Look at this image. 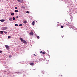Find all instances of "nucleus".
Wrapping results in <instances>:
<instances>
[{
    "label": "nucleus",
    "mask_w": 77,
    "mask_h": 77,
    "mask_svg": "<svg viewBox=\"0 0 77 77\" xmlns=\"http://www.w3.org/2000/svg\"><path fill=\"white\" fill-rule=\"evenodd\" d=\"M42 53V54H45V53L44 52H43Z\"/></svg>",
    "instance_id": "dca6fc26"
},
{
    "label": "nucleus",
    "mask_w": 77,
    "mask_h": 77,
    "mask_svg": "<svg viewBox=\"0 0 77 77\" xmlns=\"http://www.w3.org/2000/svg\"><path fill=\"white\" fill-rule=\"evenodd\" d=\"M34 56H36V55L34 54Z\"/></svg>",
    "instance_id": "c85d7f7f"
},
{
    "label": "nucleus",
    "mask_w": 77,
    "mask_h": 77,
    "mask_svg": "<svg viewBox=\"0 0 77 77\" xmlns=\"http://www.w3.org/2000/svg\"><path fill=\"white\" fill-rule=\"evenodd\" d=\"M18 26V25L17 24H15V26Z\"/></svg>",
    "instance_id": "aec40b11"
},
{
    "label": "nucleus",
    "mask_w": 77,
    "mask_h": 77,
    "mask_svg": "<svg viewBox=\"0 0 77 77\" xmlns=\"http://www.w3.org/2000/svg\"><path fill=\"white\" fill-rule=\"evenodd\" d=\"M23 23H24V24H26V23H27V22H26V21H24L23 22Z\"/></svg>",
    "instance_id": "2eb2a0df"
},
{
    "label": "nucleus",
    "mask_w": 77,
    "mask_h": 77,
    "mask_svg": "<svg viewBox=\"0 0 77 77\" xmlns=\"http://www.w3.org/2000/svg\"><path fill=\"white\" fill-rule=\"evenodd\" d=\"M57 23H59V22H58Z\"/></svg>",
    "instance_id": "c756f323"
},
{
    "label": "nucleus",
    "mask_w": 77,
    "mask_h": 77,
    "mask_svg": "<svg viewBox=\"0 0 77 77\" xmlns=\"http://www.w3.org/2000/svg\"><path fill=\"white\" fill-rule=\"evenodd\" d=\"M8 38L9 39V38H11V36H8Z\"/></svg>",
    "instance_id": "4be33fe9"
},
{
    "label": "nucleus",
    "mask_w": 77,
    "mask_h": 77,
    "mask_svg": "<svg viewBox=\"0 0 77 77\" xmlns=\"http://www.w3.org/2000/svg\"><path fill=\"white\" fill-rule=\"evenodd\" d=\"M17 1L18 2H20V0H17Z\"/></svg>",
    "instance_id": "393cba45"
},
{
    "label": "nucleus",
    "mask_w": 77,
    "mask_h": 77,
    "mask_svg": "<svg viewBox=\"0 0 77 77\" xmlns=\"http://www.w3.org/2000/svg\"><path fill=\"white\" fill-rule=\"evenodd\" d=\"M35 22L34 21L32 22V24L33 26H34V25H35Z\"/></svg>",
    "instance_id": "6e6552de"
},
{
    "label": "nucleus",
    "mask_w": 77,
    "mask_h": 77,
    "mask_svg": "<svg viewBox=\"0 0 77 77\" xmlns=\"http://www.w3.org/2000/svg\"><path fill=\"white\" fill-rule=\"evenodd\" d=\"M9 57H10V56H9Z\"/></svg>",
    "instance_id": "7c9ffc66"
},
{
    "label": "nucleus",
    "mask_w": 77,
    "mask_h": 77,
    "mask_svg": "<svg viewBox=\"0 0 77 77\" xmlns=\"http://www.w3.org/2000/svg\"><path fill=\"white\" fill-rule=\"evenodd\" d=\"M26 13H27V14H29V11H27L26 12Z\"/></svg>",
    "instance_id": "f3484780"
},
{
    "label": "nucleus",
    "mask_w": 77,
    "mask_h": 77,
    "mask_svg": "<svg viewBox=\"0 0 77 77\" xmlns=\"http://www.w3.org/2000/svg\"><path fill=\"white\" fill-rule=\"evenodd\" d=\"M61 29H62V28H63V26H61Z\"/></svg>",
    "instance_id": "6ab92c4d"
},
{
    "label": "nucleus",
    "mask_w": 77,
    "mask_h": 77,
    "mask_svg": "<svg viewBox=\"0 0 77 77\" xmlns=\"http://www.w3.org/2000/svg\"><path fill=\"white\" fill-rule=\"evenodd\" d=\"M40 53L42 54L43 53V52H42V51H41L40 52Z\"/></svg>",
    "instance_id": "5701e85b"
},
{
    "label": "nucleus",
    "mask_w": 77,
    "mask_h": 77,
    "mask_svg": "<svg viewBox=\"0 0 77 77\" xmlns=\"http://www.w3.org/2000/svg\"><path fill=\"white\" fill-rule=\"evenodd\" d=\"M20 39L21 40V41H22V42H23V43H24L25 44H26V43H27V42H26V41L23 39L22 38L20 37Z\"/></svg>",
    "instance_id": "f257e3e1"
},
{
    "label": "nucleus",
    "mask_w": 77,
    "mask_h": 77,
    "mask_svg": "<svg viewBox=\"0 0 77 77\" xmlns=\"http://www.w3.org/2000/svg\"><path fill=\"white\" fill-rule=\"evenodd\" d=\"M30 65H32V66L34 65V63H30Z\"/></svg>",
    "instance_id": "39448f33"
},
{
    "label": "nucleus",
    "mask_w": 77,
    "mask_h": 77,
    "mask_svg": "<svg viewBox=\"0 0 77 77\" xmlns=\"http://www.w3.org/2000/svg\"><path fill=\"white\" fill-rule=\"evenodd\" d=\"M5 46L7 50H9V46L7 45H5Z\"/></svg>",
    "instance_id": "f03ea898"
},
{
    "label": "nucleus",
    "mask_w": 77,
    "mask_h": 77,
    "mask_svg": "<svg viewBox=\"0 0 77 77\" xmlns=\"http://www.w3.org/2000/svg\"><path fill=\"white\" fill-rule=\"evenodd\" d=\"M62 38H63V37H62Z\"/></svg>",
    "instance_id": "2f4dec72"
},
{
    "label": "nucleus",
    "mask_w": 77,
    "mask_h": 77,
    "mask_svg": "<svg viewBox=\"0 0 77 77\" xmlns=\"http://www.w3.org/2000/svg\"><path fill=\"white\" fill-rule=\"evenodd\" d=\"M15 11V12H18V10H16Z\"/></svg>",
    "instance_id": "9b49d317"
},
{
    "label": "nucleus",
    "mask_w": 77,
    "mask_h": 77,
    "mask_svg": "<svg viewBox=\"0 0 77 77\" xmlns=\"http://www.w3.org/2000/svg\"><path fill=\"white\" fill-rule=\"evenodd\" d=\"M23 26V25H22V24H20L19 25V26Z\"/></svg>",
    "instance_id": "a211bd4d"
},
{
    "label": "nucleus",
    "mask_w": 77,
    "mask_h": 77,
    "mask_svg": "<svg viewBox=\"0 0 77 77\" xmlns=\"http://www.w3.org/2000/svg\"><path fill=\"white\" fill-rule=\"evenodd\" d=\"M15 9H17V7H15Z\"/></svg>",
    "instance_id": "b1692460"
},
{
    "label": "nucleus",
    "mask_w": 77,
    "mask_h": 77,
    "mask_svg": "<svg viewBox=\"0 0 77 77\" xmlns=\"http://www.w3.org/2000/svg\"><path fill=\"white\" fill-rule=\"evenodd\" d=\"M4 32L5 33V34H6L7 33V32L5 31H4Z\"/></svg>",
    "instance_id": "4468645a"
},
{
    "label": "nucleus",
    "mask_w": 77,
    "mask_h": 77,
    "mask_svg": "<svg viewBox=\"0 0 77 77\" xmlns=\"http://www.w3.org/2000/svg\"><path fill=\"white\" fill-rule=\"evenodd\" d=\"M30 35H33V32H31L30 33Z\"/></svg>",
    "instance_id": "20e7f679"
},
{
    "label": "nucleus",
    "mask_w": 77,
    "mask_h": 77,
    "mask_svg": "<svg viewBox=\"0 0 77 77\" xmlns=\"http://www.w3.org/2000/svg\"><path fill=\"white\" fill-rule=\"evenodd\" d=\"M9 20H10V21H12V18H10Z\"/></svg>",
    "instance_id": "0eeeda50"
},
{
    "label": "nucleus",
    "mask_w": 77,
    "mask_h": 77,
    "mask_svg": "<svg viewBox=\"0 0 77 77\" xmlns=\"http://www.w3.org/2000/svg\"><path fill=\"white\" fill-rule=\"evenodd\" d=\"M11 15H14V13H11Z\"/></svg>",
    "instance_id": "9d476101"
},
{
    "label": "nucleus",
    "mask_w": 77,
    "mask_h": 77,
    "mask_svg": "<svg viewBox=\"0 0 77 77\" xmlns=\"http://www.w3.org/2000/svg\"><path fill=\"white\" fill-rule=\"evenodd\" d=\"M13 20H15V17H13Z\"/></svg>",
    "instance_id": "412c9836"
},
{
    "label": "nucleus",
    "mask_w": 77,
    "mask_h": 77,
    "mask_svg": "<svg viewBox=\"0 0 77 77\" xmlns=\"http://www.w3.org/2000/svg\"><path fill=\"white\" fill-rule=\"evenodd\" d=\"M60 75V76H62V75Z\"/></svg>",
    "instance_id": "cd10ccee"
},
{
    "label": "nucleus",
    "mask_w": 77,
    "mask_h": 77,
    "mask_svg": "<svg viewBox=\"0 0 77 77\" xmlns=\"http://www.w3.org/2000/svg\"><path fill=\"white\" fill-rule=\"evenodd\" d=\"M0 33H1V35H2V34H3V32L2 31H0Z\"/></svg>",
    "instance_id": "1a4fd4ad"
},
{
    "label": "nucleus",
    "mask_w": 77,
    "mask_h": 77,
    "mask_svg": "<svg viewBox=\"0 0 77 77\" xmlns=\"http://www.w3.org/2000/svg\"><path fill=\"white\" fill-rule=\"evenodd\" d=\"M0 21L1 22H4V21H5V20L2 19L0 20Z\"/></svg>",
    "instance_id": "423d86ee"
},
{
    "label": "nucleus",
    "mask_w": 77,
    "mask_h": 77,
    "mask_svg": "<svg viewBox=\"0 0 77 77\" xmlns=\"http://www.w3.org/2000/svg\"><path fill=\"white\" fill-rule=\"evenodd\" d=\"M36 37H37V38L38 39H39V36H36Z\"/></svg>",
    "instance_id": "f8f14e48"
},
{
    "label": "nucleus",
    "mask_w": 77,
    "mask_h": 77,
    "mask_svg": "<svg viewBox=\"0 0 77 77\" xmlns=\"http://www.w3.org/2000/svg\"><path fill=\"white\" fill-rule=\"evenodd\" d=\"M2 53V51H0V53Z\"/></svg>",
    "instance_id": "a878e982"
},
{
    "label": "nucleus",
    "mask_w": 77,
    "mask_h": 77,
    "mask_svg": "<svg viewBox=\"0 0 77 77\" xmlns=\"http://www.w3.org/2000/svg\"><path fill=\"white\" fill-rule=\"evenodd\" d=\"M8 29V28L7 27H4L2 28V30H6V29Z\"/></svg>",
    "instance_id": "7ed1b4c3"
},
{
    "label": "nucleus",
    "mask_w": 77,
    "mask_h": 77,
    "mask_svg": "<svg viewBox=\"0 0 77 77\" xmlns=\"http://www.w3.org/2000/svg\"><path fill=\"white\" fill-rule=\"evenodd\" d=\"M22 8H23V9H25V7L23 6H22L21 7Z\"/></svg>",
    "instance_id": "ddd939ff"
},
{
    "label": "nucleus",
    "mask_w": 77,
    "mask_h": 77,
    "mask_svg": "<svg viewBox=\"0 0 77 77\" xmlns=\"http://www.w3.org/2000/svg\"><path fill=\"white\" fill-rule=\"evenodd\" d=\"M16 18H18V16H17L16 17Z\"/></svg>",
    "instance_id": "bb28decb"
}]
</instances>
